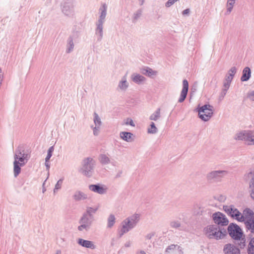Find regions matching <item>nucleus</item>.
Returning <instances> with one entry per match:
<instances>
[{"label":"nucleus","instance_id":"2","mask_svg":"<svg viewBox=\"0 0 254 254\" xmlns=\"http://www.w3.org/2000/svg\"><path fill=\"white\" fill-rule=\"evenodd\" d=\"M107 6L104 3L99 8V17L96 22L95 34L97 36V40L100 41L103 36V24L105 22V18L107 15Z\"/></svg>","mask_w":254,"mask_h":254},{"label":"nucleus","instance_id":"6","mask_svg":"<svg viewBox=\"0 0 254 254\" xmlns=\"http://www.w3.org/2000/svg\"><path fill=\"white\" fill-rule=\"evenodd\" d=\"M225 211L231 217L240 222L244 221V216L234 206H226L224 207Z\"/></svg>","mask_w":254,"mask_h":254},{"label":"nucleus","instance_id":"35","mask_svg":"<svg viewBox=\"0 0 254 254\" xmlns=\"http://www.w3.org/2000/svg\"><path fill=\"white\" fill-rule=\"evenodd\" d=\"M142 13V10L141 9H138L133 15L132 22L135 23L137 20L140 18Z\"/></svg>","mask_w":254,"mask_h":254},{"label":"nucleus","instance_id":"48","mask_svg":"<svg viewBox=\"0 0 254 254\" xmlns=\"http://www.w3.org/2000/svg\"><path fill=\"white\" fill-rule=\"evenodd\" d=\"M230 86V83L224 82H223V85L222 88V90L227 92Z\"/></svg>","mask_w":254,"mask_h":254},{"label":"nucleus","instance_id":"8","mask_svg":"<svg viewBox=\"0 0 254 254\" xmlns=\"http://www.w3.org/2000/svg\"><path fill=\"white\" fill-rule=\"evenodd\" d=\"M227 229L229 235L233 239H239L243 235L242 230L237 224H230L228 227Z\"/></svg>","mask_w":254,"mask_h":254},{"label":"nucleus","instance_id":"21","mask_svg":"<svg viewBox=\"0 0 254 254\" xmlns=\"http://www.w3.org/2000/svg\"><path fill=\"white\" fill-rule=\"evenodd\" d=\"M180 247L178 245H171L168 246L165 251V254H177L180 252L179 250Z\"/></svg>","mask_w":254,"mask_h":254},{"label":"nucleus","instance_id":"47","mask_svg":"<svg viewBox=\"0 0 254 254\" xmlns=\"http://www.w3.org/2000/svg\"><path fill=\"white\" fill-rule=\"evenodd\" d=\"M177 1L176 0H168L165 3V6L167 7H169L175 3V2Z\"/></svg>","mask_w":254,"mask_h":254},{"label":"nucleus","instance_id":"36","mask_svg":"<svg viewBox=\"0 0 254 254\" xmlns=\"http://www.w3.org/2000/svg\"><path fill=\"white\" fill-rule=\"evenodd\" d=\"M243 215H244V217H246L247 220L251 217H254V216H253L254 213L253 211L249 208L245 209L243 211Z\"/></svg>","mask_w":254,"mask_h":254},{"label":"nucleus","instance_id":"51","mask_svg":"<svg viewBox=\"0 0 254 254\" xmlns=\"http://www.w3.org/2000/svg\"><path fill=\"white\" fill-rule=\"evenodd\" d=\"M227 92L225 91L222 90V91H221V93L220 94L219 97V99L220 101H221V100H222L224 99L225 96L227 94Z\"/></svg>","mask_w":254,"mask_h":254},{"label":"nucleus","instance_id":"12","mask_svg":"<svg viewBox=\"0 0 254 254\" xmlns=\"http://www.w3.org/2000/svg\"><path fill=\"white\" fill-rule=\"evenodd\" d=\"M213 220L215 224L219 226H226L229 221L225 215L220 212H215L212 215Z\"/></svg>","mask_w":254,"mask_h":254},{"label":"nucleus","instance_id":"27","mask_svg":"<svg viewBox=\"0 0 254 254\" xmlns=\"http://www.w3.org/2000/svg\"><path fill=\"white\" fill-rule=\"evenodd\" d=\"M74 43L73 41V38L71 36H70L68 37L67 39V43L66 45V53H71L74 48Z\"/></svg>","mask_w":254,"mask_h":254},{"label":"nucleus","instance_id":"26","mask_svg":"<svg viewBox=\"0 0 254 254\" xmlns=\"http://www.w3.org/2000/svg\"><path fill=\"white\" fill-rule=\"evenodd\" d=\"M29 160V157L28 154H23V156L19 157H14V161L18 162H20V164L22 165H24Z\"/></svg>","mask_w":254,"mask_h":254},{"label":"nucleus","instance_id":"58","mask_svg":"<svg viewBox=\"0 0 254 254\" xmlns=\"http://www.w3.org/2000/svg\"><path fill=\"white\" fill-rule=\"evenodd\" d=\"M132 136H133V134L130 132H128V141H129V140L131 138Z\"/></svg>","mask_w":254,"mask_h":254},{"label":"nucleus","instance_id":"9","mask_svg":"<svg viewBox=\"0 0 254 254\" xmlns=\"http://www.w3.org/2000/svg\"><path fill=\"white\" fill-rule=\"evenodd\" d=\"M62 11L66 16H72L74 15V5L73 0H67L62 5Z\"/></svg>","mask_w":254,"mask_h":254},{"label":"nucleus","instance_id":"13","mask_svg":"<svg viewBox=\"0 0 254 254\" xmlns=\"http://www.w3.org/2000/svg\"><path fill=\"white\" fill-rule=\"evenodd\" d=\"M89 189L90 190L99 194H103L107 192L108 188L104 185L97 184L89 185Z\"/></svg>","mask_w":254,"mask_h":254},{"label":"nucleus","instance_id":"59","mask_svg":"<svg viewBox=\"0 0 254 254\" xmlns=\"http://www.w3.org/2000/svg\"><path fill=\"white\" fill-rule=\"evenodd\" d=\"M128 124H129L130 126H133V127L134 126V124L132 120H130V121L129 122H128Z\"/></svg>","mask_w":254,"mask_h":254},{"label":"nucleus","instance_id":"56","mask_svg":"<svg viewBox=\"0 0 254 254\" xmlns=\"http://www.w3.org/2000/svg\"><path fill=\"white\" fill-rule=\"evenodd\" d=\"M45 166L46 167V170L49 171L50 169V165L49 161H47V162L45 161Z\"/></svg>","mask_w":254,"mask_h":254},{"label":"nucleus","instance_id":"5","mask_svg":"<svg viewBox=\"0 0 254 254\" xmlns=\"http://www.w3.org/2000/svg\"><path fill=\"white\" fill-rule=\"evenodd\" d=\"M95 164V161L91 157H87L82 161V167L81 172L87 177H90Z\"/></svg>","mask_w":254,"mask_h":254},{"label":"nucleus","instance_id":"34","mask_svg":"<svg viewBox=\"0 0 254 254\" xmlns=\"http://www.w3.org/2000/svg\"><path fill=\"white\" fill-rule=\"evenodd\" d=\"M158 131L157 128L155 127V124L153 122H151L147 129V132L149 134H155Z\"/></svg>","mask_w":254,"mask_h":254},{"label":"nucleus","instance_id":"49","mask_svg":"<svg viewBox=\"0 0 254 254\" xmlns=\"http://www.w3.org/2000/svg\"><path fill=\"white\" fill-rule=\"evenodd\" d=\"M120 137L124 140L127 141V131H123L120 133Z\"/></svg>","mask_w":254,"mask_h":254},{"label":"nucleus","instance_id":"4","mask_svg":"<svg viewBox=\"0 0 254 254\" xmlns=\"http://www.w3.org/2000/svg\"><path fill=\"white\" fill-rule=\"evenodd\" d=\"M197 110L199 118L202 121L206 122L209 121L212 116L214 108L209 104H205L201 107L198 106Z\"/></svg>","mask_w":254,"mask_h":254},{"label":"nucleus","instance_id":"14","mask_svg":"<svg viewBox=\"0 0 254 254\" xmlns=\"http://www.w3.org/2000/svg\"><path fill=\"white\" fill-rule=\"evenodd\" d=\"M223 252L224 254H241L240 249L232 244H226Z\"/></svg>","mask_w":254,"mask_h":254},{"label":"nucleus","instance_id":"25","mask_svg":"<svg viewBox=\"0 0 254 254\" xmlns=\"http://www.w3.org/2000/svg\"><path fill=\"white\" fill-rule=\"evenodd\" d=\"M245 224L246 227L251 231V232L254 233V217H251L248 219Z\"/></svg>","mask_w":254,"mask_h":254},{"label":"nucleus","instance_id":"7","mask_svg":"<svg viewBox=\"0 0 254 254\" xmlns=\"http://www.w3.org/2000/svg\"><path fill=\"white\" fill-rule=\"evenodd\" d=\"M92 218L87 216V213H84L79 220L80 225L78 226L77 229L79 231L85 230L87 231L90 228L92 224Z\"/></svg>","mask_w":254,"mask_h":254},{"label":"nucleus","instance_id":"55","mask_svg":"<svg viewBox=\"0 0 254 254\" xmlns=\"http://www.w3.org/2000/svg\"><path fill=\"white\" fill-rule=\"evenodd\" d=\"M52 154H50V153H49L47 152V155L45 158L46 162H47V161H49L50 160V159L51 158V157H52Z\"/></svg>","mask_w":254,"mask_h":254},{"label":"nucleus","instance_id":"37","mask_svg":"<svg viewBox=\"0 0 254 254\" xmlns=\"http://www.w3.org/2000/svg\"><path fill=\"white\" fill-rule=\"evenodd\" d=\"M115 217L113 214H111L109 216L108 218V224H107V227L108 228H111L113 226L115 223Z\"/></svg>","mask_w":254,"mask_h":254},{"label":"nucleus","instance_id":"64","mask_svg":"<svg viewBox=\"0 0 254 254\" xmlns=\"http://www.w3.org/2000/svg\"><path fill=\"white\" fill-rule=\"evenodd\" d=\"M124 124L126 125H127V121H124Z\"/></svg>","mask_w":254,"mask_h":254},{"label":"nucleus","instance_id":"31","mask_svg":"<svg viewBox=\"0 0 254 254\" xmlns=\"http://www.w3.org/2000/svg\"><path fill=\"white\" fill-rule=\"evenodd\" d=\"M126 74L124 77H123L122 80L119 82L118 85V89L122 91L125 90L127 88V78H126Z\"/></svg>","mask_w":254,"mask_h":254},{"label":"nucleus","instance_id":"60","mask_svg":"<svg viewBox=\"0 0 254 254\" xmlns=\"http://www.w3.org/2000/svg\"><path fill=\"white\" fill-rule=\"evenodd\" d=\"M145 0H138L139 4L140 5H142L143 4Z\"/></svg>","mask_w":254,"mask_h":254},{"label":"nucleus","instance_id":"46","mask_svg":"<svg viewBox=\"0 0 254 254\" xmlns=\"http://www.w3.org/2000/svg\"><path fill=\"white\" fill-rule=\"evenodd\" d=\"M233 77H233L232 75H230L228 74L227 75H226V77H225V80L224 81L231 84V82L232 79H233Z\"/></svg>","mask_w":254,"mask_h":254},{"label":"nucleus","instance_id":"53","mask_svg":"<svg viewBox=\"0 0 254 254\" xmlns=\"http://www.w3.org/2000/svg\"><path fill=\"white\" fill-rule=\"evenodd\" d=\"M190 13V9L187 8L182 11V14L183 15H189Z\"/></svg>","mask_w":254,"mask_h":254},{"label":"nucleus","instance_id":"43","mask_svg":"<svg viewBox=\"0 0 254 254\" xmlns=\"http://www.w3.org/2000/svg\"><path fill=\"white\" fill-rule=\"evenodd\" d=\"M64 181V178L60 179L56 183L54 190V192L56 193L57 191H58L59 190H60L61 188V187L62 186L63 183Z\"/></svg>","mask_w":254,"mask_h":254},{"label":"nucleus","instance_id":"45","mask_svg":"<svg viewBox=\"0 0 254 254\" xmlns=\"http://www.w3.org/2000/svg\"><path fill=\"white\" fill-rule=\"evenodd\" d=\"M91 127L93 128V134L95 136H97L99 133L100 127L95 126V127H93L92 126Z\"/></svg>","mask_w":254,"mask_h":254},{"label":"nucleus","instance_id":"22","mask_svg":"<svg viewBox=\"0 0 254 254\" xmlns=\"http://www.w3.org/2000/svg\"><path fill=\"white\" fill-rule=\"evenodd\" d=\"M251 76V69L249 67H246L243 70L242 76L241 77V80L242 81H247L250 78Z\"/></svg>","mask_w":254,"mask_h":254},{"label":"nucleus","instance_id":"17","mask_svg":"<svg viewBox=\"0 0 254 254\" xmlns=\"http://www.w3.org/2000/svg\"><path fill=\"white\" fill-rule=\"evenodd\" d=\"M154 236V233H150L147 234L145 237V244H148V246L145 248L147 252L151 251L153 248V244L150 241V240Z\"/></svg>","mask_w":254,"mask_h":254},{"label":"nucleus","instance_id":"54","mask_svg":"<svg viewBox=\"0 0 254 254\" xmlns=\"http://www.w3.org/2000/svg\"><path fill=\"white\" fill-rule=\"evenodd\" d=\"M54 146H51V147L49 148V149H48V153H50V154H53V151H54Z\"/></svg>","mask_w":254,"mask_h":254},{"label":"nucleus","instance_id":"10","mask_svg":"<svg viewBox=\"0 0 254 254\" xmlns=\"http://www.w3.org/2000/svg\"><path fill=\"white\" fill-rule=\"evenodd\" d=\"M251 130H244L238 132L234 136V139L236 140L244 141L249 145L250 140V137L252 134Z\"/></svg>","mask_w":254,"mask_h":254},{"label":"nucleus","instance_id":"3","mask_svg":"<svg viewBox=\"0 0 254 254\" xmlns=\"http://www.w3.org/2000/svg\"><path fill=\"white\" fill-rule=\"evenodd\" d=\"M228 174V172L225 170H213L206 174V179L210 183H220Z\"/></svg>","mask_w":254,"mask_h":254},{"label":"nucleus","instance_id":"32","mask_svg":"<svg viewBox=\"0 0 254 254\" xmlns=\"http://www.w3.org/2000/svg\"><path fill=\"white\" fill-rule=\"evenodd\" d=\"M248 254H254V237L250 241L247 249Z\"/></svg>","mask_w":254,"mask_h":254},{"label":"nucleus","instance_id":"44","mask_svg":"<svg viewBox=\"0 0 254 254\" xmlns=\"http://www.w3.org/2000/svg\"><path fill=\"white\" fill-rule=\"evenodd\" d=\"M237 70V68L235 66L232 67L228 71V74L230 75H232L233 77H234V75L236 73Z\"/></svg>","mask_w":254,"mask_h":254},{"label":"nucleus","instance_id":"41","mask_svg":"<svg viewBox=\"0 0 254 254\" xmlns=\"http://www.w3.org/2000/svg\"><path fill=\"white\" fill-rule=\"evenodd\" d=\"M23 154H27L22 147H18L15 150L14 157L23 156Z\"/></svg>","mask_w":254,"mask_h":254},{"label":"nucleus","instance_id":"62","mask_svg":"<svg viewBox=\"0 0 254 254\" xmlns=\"http://www.w3.org/2000/svg\"><path fill=\"white\" fill-rule=\"evenodd\" d=\"M44 185H45V182H44V183L43 184V187H44ZM46 190V189L44 187H43V190H42L43 192L44 193Z\"/></svg>","mask_w":254,"mask_h":254},{"label":"nucleus","instance_id":"52","mask_svg":"<svg viewBox=\"0 0 254 254\" xmlns=\"http://www.w3.org/2000/svg\"><path fill=\"white\" fill-rule=\"evenodd\" d=\"M248 97L252 101H254V90L250 92L248 94Z\"/></svg>","mask_w":254,"mask_h":254},{"label":"nucleus","instance_id":"42","mask_svg":"<svg viewBox=\"0 0 254 254\" xmlns=\"http://www.w3.org/2000/svg\"><path fill=\"white\" fill-rule=\"evenodd\" d=\"M97 210V208H93L91 207H87L86 212L85 213L87 214V216L90 218H92V213H95Z\"/></svg>","mask_w":254,"mask_h":254},{"label":"nucleus","instance_id":"11","mask_svg":"<svg viewBox=\"0 0 254 254\" xmlns=\"http://www.w3.org/2000/svg\"><path fill=\"white\" fill-rule=\"evenodd\" d=\"M141 219V214L135 212L128 217V231L136 227Z\"/></svg>","mask_w":254,"mask_h":254},{"label":"nucleus","instance_id":"1","mask_svg":"<svg viewBox=\"0 0 254 254\" xmlns=\"http://www.w3.org/2000/svg\"><path fill=\"white\" fill-rule=\"evenodd\" d=\"M206 236L209 239L219 240L223 239L227 234V231L216 225H209L204 229Z\"/></svg>","mask_w":254,"mask_h":254},{"label":"nucleus","instance_id":"28","mask_svg":"<svg viewBox=\"0 0 254 254\" xmlns=\"http://www.w3.org/2000/svg\"><path fill=\"white\" fill-rule=\"evenodd\" d=\"M161 118V109L157 108L155 111L149 116V120L156 121Z\"/></svg>","mask_w":254,"mask_h":254},{"label":"nucleus","instance_id":"29","mask_svg":"<svg viewBox=\"0 0 254 254\" xmlns=\"http://www.w3.org/2000/svg\"><path fill=\"white\" fill-rule=\"evenodd\" d=\"M13 165L14 176L15 177H16L21 172V167L23 166L24 165H21V164H20V162H18L16 161H14Z\"/></svg>","mask_w":254,"mask_h":254},{"label":"nucleus","instance_id":"16","mask_svg":"<svg viewBox=\"0 0 254 254\" xmlns=\"http://www.w3.org/2000/svg\"><path fill=\"white\" fill-rule=\"evenodd\" d=\"M77 243L78 245L86 248L91 249L92 250L96 248V246L94 244L93 242L90 241L79 238L77 240Z\"/></svg>","mask_w":254,"mask_h":254},{"label":"nucleus","instance_id":"61","mask_svg":"<svg viewBox=\"0 0 254 254\" xmlns=\"http://www.w3.org/2000/svg\"><path fill=\"white\" fill-rule=\"evenodd\" d=\"M137 254H146V253L143 251H140L137 253Z\"/></svg>","mask_w":254,"mask_h":254},{"label":"nucleus","instance_id":"30","mask_svg":"<svg viewBox=\"0 0 254 254\" xmlns=\"http://www.w3.org/2000/svg\"><path fill=\"white\" fill-rule=\"evenodd\" d=\"M235 240V244L237 245L240 249H244L246 246V239L245 237H241L239 239H234Z\"/></svg>","mask_w":254,"mask_h":254},{"label":"nucleus","instance_id":"40","mask_svg":"<svg viewBox=\"0 0 254 254\" xmlns=\"http://www.w3.org/2000/svg\"><path fill=\"white\" fill-rule=\"evenodd\" d=\"M170 226L172 228L178 229L181 226V224L178 220H173L170 222Z\"/></svg>","mask_w":254,"mask_h":254},{"label":"nucleus","instance_id":"33","mask_svg":"<svg viewBox=\"0 0 254 254\" xmlns=\"http://www.w3.org/2000/svg\"><path fill=\"white\" fill-rule=\"evenodd\" d=\"M123 225L122 228L119 230L118 235L120 238L122 237V236L127 231V221L126 219H125L123 222Z\"/></svg>","mask_w":254,"mask_h":254},{"label":"nucleus","instance_id":"50","mask_svg":"<svg viewBox=\"0 0 254 254\" xmlns=\"http://www.w3.org/2000/svg\"><path fill=\"white\" fill-rule=\"evenodd\" d=\"M249 145H254V131L253 130L250 137V140L249 143Z\"/></svg>","mask_w":254,"mask_h":254},{"label":"nucleus","instance_id":"24","mask_svg":"<svg viewBox=\"0 0 254 254\" xmlns=\"http://www.w3.org/2000/svg\"><path fill=\"white\" fill-rule=\"evenodd\" d=\"M98 159L100 163L103 165H107L111 162L109 155L106 154H100Z\"/></svg>","mask_w":254,"mask_h":254},{"label":"nucleus","instance_id":"57","mask_svg":"<svg viewBox=\"0 0 254 254\" xmlns=\"http://www.w3.org/2000/svg\"><path fill=\"white\" fill-rule=\"evenodd\" d=\"M122 174V171H119L118 173L117 174V175H116V177L115 178H120L121 177V175Z\"/></svg>","mask_w":254,"mask_h":254},{"label":"nucleus","instance_id":"39","mask_svg":"<svg viewBox=\"0 0 254 254\" xmlns=\"http://www.w3.org/2000/svg\"><path fill=\"white\" fill-rule=\"evenodd\" d=\"M235 3V1H231V0L229 1V0H228L227 3V11L226 13V14H230V12L232 11Z\"/></svg>","mask_w":254,"mask_h":254},{"label":"nucleus","instance_id":"19","mask_svg":"<svg viewBox=\"0 0 254 254\" xmlns=\"http://www.w3.org/2000/svg\"><path fill=\"white\" fill-rule=\"evenodd\" d=\"M73 198L76 201H79L87 199V195L80 190L76 191L72 196Z\"/></svg>","mask_w":254,"mask_h":254},{"label":"nucleus","instance_id":"18","mask_svg":"<svg viewBox=\"0 0 254 254\" xmlns=\"http://www.w3.org/2000/svg\"><path fill=\"white\" fill-rule=\"evenodd\" d=\"M141 72L143 74L151 78H153L157 74V71L154 70L152 68L148 67L142 68L141 69Z\"/></svg>","mask_w":254,"mask_h":254},{"label":"nucleus","instance_id":"63","mask_svg":"<svg viewBox=\"0 0 254 254\" xmlns=\"http://www.w3.org/2000/svg\"><path fill=\"white\" fill-rule=\"evenodd\" d=\"M56 254H61V251L60 250H58Z\"/></svg>","mask_w":254,"mask_h":254},{"label":"nucleus","instance_id":"23","mask_svg":"<svg viewBox=\"0 0 254 254\" xmlns=\"http://www.w3.org/2000/svg\"><path fill=\"white\" fill-rule=\"evenodd\" d=\"M248 177H252L249 183L250 195L252 199L254 200V176L252 172H250L248 174Z\"/></svg>","mask_w":254,"mask_h":254},{"label":"nucleus","instance_id":"20","mask_svg":"<svg viewBox=\"0 0 254 254\" xmlns=\"http://www.w3.org/2000/svg\"><path fill=\"white\" fill-rule=\"evenodd\" d=\"M131 80L136 84H141L145 81L146 78L139 74H133L130 77Z\"/></svg>","mask_w":254,"mask_h":254},{"label":"nucleus","instance_id":"15","mask_svg":"<svg viewBox=\"0 0 254 254\" xmlns=\"http://www.w3.org/2000/svg\"><path fill=\"white\" fill-rule=\"evenodd\" d=\"M189 89V83L187 79L183 81V89L181 91L180 97L178 100L179 103H182L185 100Z\"/></svg>","mask_w":254,"mask_h":254},{"label":"nucleus","instance_id":"38","mask_svg":"<svg viewBox=\"0 0 254 254\" xmlns=\"http://www.w3.org/2000/svg\"><path fill=\"white\" fill-rule=\"evenodd\" d=\"M93 116H94L93 121H94L95 125L96 126L100 127L101 125L102 122H101V119H100L99 116H98L97 113H96V112L94 113Z\"/></svg>","mask_w":254,"mask_h":254}]
</instances>
